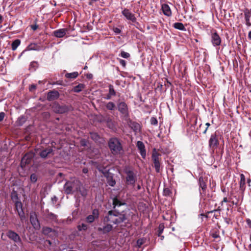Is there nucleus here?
Listing matches in <instances>:
<instances>
[{
    "instance_id": "864d4df0",
    "label": "nucleus",
    "mask_w": 251,
    "mask_h": 251,
    "mask_svg": "<svg viewBox=\"0 0 251 251\" xmlns=\"http://www.w3.org/2000/svg\"><path fill=\"white\" fill-rule=\"evenodd\" d=\"M221 209L220 207V206H219V207H218V208H217V209H214V210H211V211H208V212H207V213H208V214L212 213H213V212H216V211H219V212H220V211H221Z\"/></svg>"
},
{
    "instance_id": "473e14b6",
    "label": "nucleus",
    "mask_w": 251,
    "mask_h": 251,
    "mask_svg": "<svg viewBox=\"0 0 251 251\" xmlns=\"http://www.w3.org/2000/svg\"><path fill=\"white\" fill-rule=\"evenodd\" d=\"M106 107L109 110H114L116 107V105L113 102L109 101L106 104Z\"/></svg>"
},
{
    "instance_id": "e433bc0d",
    "label": "nucleus",
    "mask_w": 251,
    "mask_h": 251,
    "mask_svg": "<svg viewBox=\"0 0 251 251\" xmlns=\"http://www.w3.org/2000/svg\"><path fill=\"white\" fill-rule=\"evenodd\" d=\"M154 167L155 170V171L157 173H159L160 171V161L153 162Z\"/></svg>"
},
{
    "instance_id": "20e7f679",
    "label": "nucleus",
    "mask_w": 251,
    "mask_h": 251,
    "mask_svg": "<svg viewBox=\"0 0 251 251\" xmlns=\"http://www.w3.org/2000/svg\"><path fill=\"white\" fill-rule=\"evenodd\" d=\"M52 111L57 114H62L69 111H72L73 108L71 105L60 104L58 102L55 101L51 105Z\"/></svg>"
},
{
    "instance_id": "680f3d73",
    "label": "nucleus",
    "mask_w": 251,
    "mask_h": 251,
    "mask_svg": "<svg viewBox=\"0 0 251 251\" xmlns=\"http://www.w3.org/2000/svg\"><path fill=\"white\" fill-rule=\"evenodd\" d=\"M247 223L249 227L251 228V220L250 219L247 220Z\"/></svg>"
},
{
    "instance_id": "c85d7f7f",
    "label": "nucleus",
    "mask_w": 251,
    "mask_h": 251,
    "mask_svg": "<svg viewBox=\"0 0 251 251\" xmlns=\"http://www.w3.org/2000/svg\"><path fill=\"white\" fill-rule=\"evenodd\" d=\"M78 75V73L77 72H74L70 73H66L65 75V77L70 79H75Z\"/></svg>"
},
{
    "instance_id": "bb28decb",
    "label": "nucleus",
    "mask_w": 251,
    "mask_h": 251,
    "mask_svg": "<svg viewBox=\"0 0 251 251\" xmlns=\"http://www.w3.org/2000/svg\"><path fill=\"white\" fill-rule=\"evenodd\" d=\"M240 190L244 192L246 189V178L244 174L240 175V181L239 182Z\"/></svg>"
},
{
    "instance_id": "f704fd0d",
    "label": "nucleus",
    "mask_w": 251,
    "mask_h": 251,
    "mask_svg": "<svg viewBox=\"0 0 251 251\" xmlns=\"http://www.w3.org/2000/svg\"><path fill=\"white\" fill-rule=\"evenodd\" d=\"M107 126L111 129H114L115 128L114 123L111 119H108L107 121Z\"/></svg>"
},
{
    "instance_id": "72a5a7b5",
    "label": "nucleus",
    "mask_w": 251,
    "mask_h": 251,
    "mask_svg": "<svg viewBox=\"0 0 251 251\" xmlns=\"http://www.w3.org/2000/svg\"><path fill=\"white\" fill-rule=\"evenodd\" d=\"M78 192H79L81 195L84 197H86L87 195V190L82 187L81 185L80 186V188L78 190Z\"/></svg>"
},
{
    "instance_id": "a211bd4d",
    "label": "nucleus",
    "mask_w": 251,
    "mask_h": 251,
    "mask_svg": "<svg viewBox=\"0 0 251 251\" xmlns=\"http://www.w3.org/2000/svg\"><path fill=\"white\" fill-rule=\"evenodd\" d=\"M113 229V226L111 224H107L103 227H99L98 231L102 234H106L111 231Z\"/></svg>"
},
{
    "instance_id": "49530a36",
    "label": "nucleus",
    "mask_w": 251,
    "mask_h": 251,
    "mask_svg": "<svg viewBox=\"0 0 251 251\" xmlns=\"http://www.w3.org/2000/svg\"><path fill=\"white\" fill-rule=\"evenodd\" d=\"M144 243L145 240L143 238H141L137 241V245L140 248Z\"/></svg>"
},
{
    "instance_id": "69168bd1",
    "label": "nucleus",
    "mask_w": 251,
    "mask_h": 251,
    "mask_svg": "<svg viewBox=\"0 0 251 251\" xmlns=\"http://www.w3.org/2000/svg\"><path fill=\"white\" fill-rule=\"evenodd\" d=\"M139 124H136L135 125V126H134V128H135L134 130L135 131L137 130L138 129V128H139Z\"/></svg>"
},
{
    "instance_id": "3c124183",
    "label": "nucleus",
    "mask_w": 251,
    "mask_h": 251,
    "mask_svg": "<svg viewBox=\"0 0 251 251\" xmlns=\"http://www.w3.org/2000/svg\"><path fill=\"white\" fill-rule=\"evenodd\" d=\"M119 62L123 67H125L126 66V61L125 60L120 59Z\"/></svg>"
},
{
    "instance_id": "5fc2aeb1",
    "label": "nucleus",
    "mask_w": 251,
    "mask_h": 251,
    "mask_svg": "<svg viewBox=\"0 0 251 251\" xmlns=\"http://www.w3.org/2000/svg\"><path fill=\"white\" fill-rule=\"evenodd\" d=\"M205 126H206V127L205 128V129L202 132L203 134H206V133L207 132V130L208 129V128L210 126V124L209 123H206L205 124Z\"/></svg>"
},
{
    "instance_id": "a19ab883",
    "label": "nucleus",
    "mask_w": 251,
    "mask_h": 251,
    "mask_svg": "<svg viewBox=\"0 0 251 251\" xmlns=\"http://www.w3.org/2000/svg\"><path fill=\"white\" fill-rule=\"evenodd\" d=\"M95 219H98L99 216V211L97 209H94L92 211V214H91Z\"/></svg>"
},
{
    "instance_id": "39448f33",
    "label": "nucleus",
    "mask_w": 251,
    "mask_h": 251,
    "mask_svg": "<svg viewBox=\"0 0 251 251\" xmlns=\"http://www.w3.org/2000/svg\"><path fill=\"white\" fill-rule=\"evenodd\" d=\"M217 131L212 134L208 141V147L213 151L215 150L219 146V141Z\"/></svg>"
},
{
    "instance_id": "338daca9",
    "label": "nucleus",
    "mask_w": 251,
    "mask_h": 251,
    "mask_svg": "<svg viewBox=\"0 0 251 251\" xmlns=\"http://www.w3.org/2000/svg\"><path fill=\"white\" fill-rule=\"evenodd\" d=\"M251 179L249 178L247 179V183H248V186L249 187L251 186Z\"/></svg>"
},
{
    "instance_id": "6e6552de",
    "label": "nucleus",
    "mask_w": 251,
    "mask_h": 251,
    "mask_svg": "<svg viewBox=\"0 0 251 251\" xmlns=\"http://www.w3.org/2000/svg\"><path fill=\"white\" fill-rule=\"evenodd\" d=\"M6 235L15 243L17 244L21 243V239L20 236L14 231L9 230L6 233Z\"/></svg>"
},
{
    "instance_id": "9d476101",
    "label": "nucleus",
    "mask_w": 251,
    "mask_h": 251,
    "mask_svg": "<svg viewBox=\"0 0 251 251\" xmlns=\"http://www.w3.org/2000/svg\"><path fill=\"white\" fill-rule=\"evenodd\" d=\"M42 232L45 235H47L52 238L56 237L57 235L56 231L49 227H43Z\"/></svg>"
},
{
    "instance_id": "4be33fe9",
    "label": "nucleus",
    "mask_w": 251,
    "mask_h": 251,
    "mask_svg": "<svg viewBox=\"0 0 251 251\" xmlns=\"http://www.w3.org/2000/svg\"><path fill=\"white\" fill-rule=\"evenodd\" d=\"M161 156V154L158 152V151H157L156 149L154 148L152 150L151 158L153 162L160 161Z\"/></svg>"
},
{
    "instance_id": "58836bf2",
    "label": "nucleus",
    "mask_w": 251,
    "mask_h": 251,
    "mask_svg": "<svg viewBox=\"0 0 251 251\" xmlns=\"http://www.w3.org/2000/svg\"><path fill=\"white\" fill-rule=\"evenodd\" d=\"M164 228V226L163 224H160L158 226V236H160L161 234L162 233L163 230Z\"/></svg>"
},
{
    "instance_id": "09e8293b",
    "label": "nucleus",
    "mask_w": 251,
    "mask_h": 251,
    "mask_svg": "<svg viewBox=\"0 0 251 251\" xmlns=\"http://www.w3.org/2000/svg\"><path fill=\"white\" fill-rule=\"evenodd\" d=\"M150 122L152 125H156L158 123L157 120L155 117H151Z\"/></svg>"
},
{
    "instance_id": "412c9836",
    "label": "nucleus",
    "mask_w": 251,
    "mask_h": 251,
    "mask_svg": "<svg viewBox=\"0 0 251 251\" xmlns=\"http://www.w3.org/2000/svg\"><path fill=\"white\" fill-rule=\"evenodd\" d=\"M67 29L61 28L53 31V35L57 38H61L64 37L67 32Z\"/></svg>"
},
{
    "instance_id": "603ef678",
    "label": "nucleus",
    "mask_w": 251,
    "mask_h": 251,
    "mask_svg": "<svg viewBox=\"0 0 251 251\" xmlns=\"http://www.w3.org/2000/svg\"><path fill=\"white\" fill-rule=\"evenodd\" d=\"M80 145L81 146H86L87 145V141L85 139H82L80 141Z\"/></svg>"
},
{
    "instance_id": "4c0bfd02",
    "label": "nucleus",
    "mask_w": 251,
    "mask_h": 251,
    "mask_svg": "<svg viewBox=\"0 0 251 251\" xmlns=\"http://www.w3.org/2000/svg\"><path fill=\"white\" fill-rule=\"evenodd\" d=\"M37 175L36 174H32L30 177L31 182L35 183L37 180Z\"/></svg>"
},
{
    "instance_id": "4468645a",
    "label": "nucleus",
    "mask_w": 251,
    "mask_h": 251,
    "mask_svg": "<svg viewBox=\"0 0 251 251\" xmlns=\"http://www.w3.org/2000/svg\"><path fill=\"white\" fill-rule=\"evenodd\" d=\"M122 14L128 20H130L134 23L136 21V18L134 14L132 13L129 9L125 8L122 12Z\"/></svg>"
},
{
    "instance_id": "0eeeda50",
    "label": "nucleus",
    "mask_w": 251,
    "mask_h": 251,
    "mask_svg": "<svg viewBox=\"0 0 251 251\" xmlns=\"http://www.w3.org/2000/svg\"><path fill=\"white\" fill-rule=\"evenodd\" d=\"M211 42L214 47L219 46L221 45V38L216 30L211 31Z\"/></svg>"
},
{
    "instance_id": "e2e57ef3",
    "label": "nucleus",
    "mask_w": 251,
    "mask_h": 251,
    "mask_svg": "<svg viewBox=\"0 0 251 251\" xmlns=\"http://www.w3.org/2000/svg\"><path fill=\"white\" fill-rule=\"evenodd\" d=\"M82 172L84 173V174H87L88 172V170L87 168H83L82 169Z\"/></svg>"
},
{
    "instance_id": "052dcab7",
    "label": "nucleus",
    "mask_w": 251,
    "mask_h": 251,
    "mask_svg": "<svg viewBox=\"0 0 251 251\" xmlns=\"http://www.w3.org/2000/svg\"><path fill=\"white\" fill-rule=\"evenodd\" d=\"M37 65V62H32L30 64V66L31 67H36Z\"/></svg>"
},
{
    "instance_id": "2f4dec72",
    "label": "nucleus",
    "mask_w": 251,
    "mask_h": 251,
    "mask_svg": "<svg viewBox=\"0 0 251 251\" xmlns=\"http://www.w3.org/2000/svg\"><path fill=\"white\" fill-rule=\"evenodd\" d=\"M21 41L19 39L15 40L11 44V48L13 50L17 49L18 47L20 45Z\"/></svg>"
},
{
    "instance_id": "f03ea898",
    "label": "nucleus",
    "mask_w": 251,
    "mask_h": 251,
    "mask_svg": "<svg viewBox=\"0 0 251 251\" xmlns=\"http://www.w3.org/2000/svg\"><path fill=\"white\" fill-rule=\"evenodd\" d=\"M81 182L76 179H74L68 181L64 185V191L66 194H73L75 192H78V190L80 188Z\"/></svg>"
},
{
    "instance_id": "de8ad7c7",
    "label": "nucleus",
    "mask_w": 251,
    "mask_h": 251,
    "mask_svg": "<svg viewBox=\"0 0 251 251\" xmlns=\"http://www.w3.org/2000/svg\"><path fill=\"white\" fill-rule=\"evenodd\" d=\"M210 235L212 236V237H213L214 239H217V238H220L219 233L217 231H214V232H212L210 234Z\"/></svg>"
},
{
    "instance_id": "b1692460",
    "label": "nucleus",
    "mask_w": 251,
    "mask_h": 251,
    "mask_svg": "<svg viewBox=\"0 0 251 251\" xmlns=\"http://www.w3.org/2000/svg\"><path fill=\"white\" fill-rule=\"evenodd\" d=\"M109 92L108 94L104 98L107 100H110L112 96H115L116 95V92L115 91L113 86L111 84H109L108 86Z\"/></svg>"
},
{
    "instance_id": "ddd939ff",
    "label": "nucleus",
    "mask_w": 251,
    "mask_h": 251,
    "mask_svg": "<svg viewBox=\"0 0 251 251\" xmlns=\"http://www.w3.org/2000/svg\"><path fill=\"white\" fill-rule=\"evenodd\" d=\"M53 155V151L52 149L50 147L43 150L39 153L40 156L42 158H46L48 157H50V155Z\"/></svg>"
},
{
    "instance_id": "ea45409f",
    "label": "nucleus",
    "mask_w": 251,
    "mask_h": 251,
    "mask_svg": "<svg viewBox=\"0 0 251 251\" xmlns=\"http://www.w3.org/2000/svg\"><path fill=\"white\" fill-rule=\"evenodd\" d=\"M27 48L28 50H37L38 46L35 44H31L28 46Z\"/></svg>"
},
{
    "instance_id": "7c9ffc66",
    "label": "nucleus",
    "mask_w": 251,
    "mask_h": 251,
    "mask_svg": "<svg viewBox=\"0 0 251 251\" xmlns=\"http://www.w3.org/2000/svg\"><path fill=\"white\" fill-rule=\"evenodd\" d=\"M85 87V85L83 84H79L78 85L75 86L73 88V91L76 93H79Z\"/></svg>"
},
{
    "instance_id": "8fccbe9b",
    "label": "nucleus",
    "mask_w": 251,
    "mask_h": 251,
    "mask_svg": "<svg viewBox=\"0 0 251 251\" xmlns=\"http://www.w3.org/2000/svg\"><path fill=\"white\" fill-rule=\"evenodd\" d=\"M163 193L165 196H169L171 194V191L168 188H165Z\"/></svg>"
},
{
    "instance_id": "cd10ccee",
    "label": "nucleus",
    "mask_w": 251,
    "mask_h": 251,
    "mask_svg": "<svg viewBox=\"0 0 251 251\" xmlns=\"http://www.w3.org/2000/svg\"><path fill=\"white\" fill-rule=\"evenodd\" d=\"M173 27L177 29L182 30V31H186V28L183 25V24L181 23H175L173 25Z\"/></svg>"
},
{
    "instance_id": "79ce46f5",
    "label": "nucleus",
    "mask_w": 251,
    "mask_h": 251,
    "mask_svg": "<svg viewBox=\"0 0 251 251\" xmlns=\"http://www.w3.org/2000/svg\"><path fill=\"white\" fill-rule=\"evenodd\" d=\"M120 56L124 58H128L130 57V54L128 52H125V51H122L120 53Z\"/></svg>"
},
{
    "instance_id": "a18cd8bd",
    "label": "nucleus",
    "mask_w": 251,
    "mask_h": 251,
    "mask_svg": "<svg viewBox=\"0 0 251 251\" xmlns=\"http://www.w3.org/2000/svg\"><path fill=\"white\" fill-rule=\"evenodd\" d=\"M48 217L52 220H56L57 219V216L52 213H49Z\"/></svg>"
},
{
    "instance_id": "5701e85b",
    "label": "nucleus",
    "mask_w": 251,
    "mask_h": 251,
    "mask_svg": "<svg viewBox=\"0 0 251 251\" xmlns=\"http://www.w3.org/2000/svg\"><path fill=\"white\" fill-rule=\"evenodd\" d=\"M161 9L165 15L168 17H170L172 16L171 10L170 6L167 4H163L161 6Z\"/></svg>"
},
{
    "instance_id": "0e129e2a",
    "label": "nucleus",
    "mask_w": 251,
    "mask_h": 251,
    "mask_svg": "<svg viewBox=\"0 0 251 251\" xmlns=\"http://www.w3.org/2000/svg\"><path fill=\"white\" fill-rule=\"evenodd\" d=\"M86 76H87V78H88L89 79H91L93 77V75L91 74H87Z\"/></svg>"
},
{
    "instance_id": "aec40b11",
    "label": "nucleus",
    "mask_w": 251,
    "mask_h": 251,
    "mask_svg": "<svg viewBox=\"0 0 251 251\" xmlns=\"http://www.w3.org/2000/svg\"><path fill=\"white\" fill-rule=\"evenodd\" d=\"M244 17L246 21V24L248 26L251 25L250 18L251 17V9L246 8L244 11Z\"/></svg>"
},
{
    "instance_id": "2eb2a0df",
    "label": "nucleus",
    "mask_w": 251,
    "mask_h": 251,
    "mask_svg": "<svg viewBox=\"0 0 251 251\" xmlns=\"http://www.w3.org/2000/svg\"><path fill=\"white\" fill-rule=\"evenodd\" d=\"M117 108L120 113L125 115H128V107L124 101L120 102L117 104Z\"/></svg>"
},
{
    "instance_id": "f257e3e1",
    "label": "nucleus",
    "mask_w": 251,
    "mask_h": 251,
    "mask_svg": "<svg viewBox=\"0 0 251 251\" xmlns=\"http://www.w3.org/2000/svg\"><path fill=\"white\" fill-rule=\"evenodd\" d=\"M113 210L108 212L107 214L104 217V223L110 222L115 225H119L125 222L127 218L124 210H120L119 208L122 206H126V204L121 201L117 197L113 199Z\"/></svg>"
},
{
    "instance_id": "7ed1b4c3",
    "label": "nucleus",
    "mask_w": 251,
    "mask_h": 251,
    "mask_svg": "<svg viewBox=\"0 0 251 251\" xmlns=\"http://www.w3.org/2000/svg\"><path fill=\"white\" fill-rule=\"evenodd\" d=\"M108 144L111 153L114 155L119 154L123 150L121 143L120 140L116 137L110 138Z\"/></svg>"
},
{
    "instance_id": "f3484780",
    "label": "nucleus",
    "mask_w": 251,
    "mask_h": 251,
    "mask_svg": "<svg viewBox=\"0 0 251 251\" xmlns=\"http://www.w3.org/2000/svg\"><path fill=\"white\" fill-rule=\"evenodd\" d=\"M136 145L138 148V149L140 151L141 155L143 158H145L146 156V151L144 143L142 141H138L137 142Z\"/></svg>"
},
{
    "instance_id": "6ab92c4d",
    "label": "nucleus",
    "mask_w": 251,
    "mask_h": 251,
    "mask_svg": "<svg viewBox=\"0 0 251 251\" xmlns=\"http://www.w3.org/2000/svg\"><path fill=\"white\" fill-rule=\"evenodd\" d=\"M199 182L200 189V193L201 194H204L207 188V186L206 184L205 180H204V178L202 176H201L199 179Z\"/></svg>"
},
{
    "instance_id": "423d86ee",
    "label": "nucleus",
    "mask_w": 251,
    "mask_h": 251,
    "mask_svg": "<svg viewBox=\"0 0 251 251\" xmlns=\"http://www.w3.org/2000/svg\"><path fill=\"white\" fill-rule=\"evenodd\" d=\"M125 172L126 175V180L128 184H134L136 181V177L133 170L129 167H126L125 169Z\"/></svg>"
},
{
    "instance_id": "dca6fc26",
    "label": "nucleus",
    "mask_w": 251,
    "mask_h": 251,
    "mask_svg": "<svg viewBox=\"0 0 251 251\" xmlns=\"http://www.w3.org/2000/svg\"><path fill=\"white\" fill-rule=\"evenodd\" d=\"M59 93L57 91L52 90L48 92L47 95V100L49 101H52L57 100L59 97Z\"/></svg>"
},
{
    "instance_id": "13d9d810",
    "label": "nucleus",
    "mask_w": 251,
    "mask_h": 251,
    "mask_svg": "<svg viewBox=\"0 0 251 251\" xmlns=\"http://www.w3.org/2000/svg\"><path fill=\"white\" fill-rule=\"evenodd\" d=\"M38 25H37L36 24L31 25V28H32V30H33L34 31L36 30L38 28Z\"/></svg>"
},
{
    "instance_id": "f8f14e48",
    "label": "nucleus",
    "mask_w": 251,
    "mask_h": 251,
    "mask_svg": "<svg viewBox=\"0 0 251 251\" xmlns=\"http://www.w3.org/2000/svg\"><path fill=\"white\" fill-rule=\"evenodd\" d=\"M34 156L35 154L33 152H29L26 153L22 158L21 163L22 164H29L31 163Z\"/></svg>"
},
{
    "instance_id": "c03bdc74",
    "label": "nucleus",
    "mask_w": 251,
    "mask_h": 251,
    "mask_svg": "<svg viewBox=\"0 0 251 251\" xmlns=\"http://www.w3.org/2000/svg\"><path fill=\"white\" fill-rule=\"evenodd\" d=\"M77 227L79 230H85L87 229L88 227L87 225L82 223L81 225H79Z\"/></svg>"
},
{
    "instance_id": "37998d69",
    "label": "nucleus",
    "mask_w": 251,
    "mask_h": 251,
    "mask_svg": "<svg viewBox=\"0 0 251 251\" xmlns=\"http://www.w3.org/2000/svg\"><path fill=\"white\" fill-rule=\"evenodd\" d=\"M95 219H96L95 218H94L91 215H89L86 217V221H87V222H88L89 223H93L95 221Z\"/></svg>"
},
{
    "instance_id": "c756f323",
    "label": "nucleus",
    "mask_w": 251,
    "mask_h": 251,
    "mask_svg": "<svg viewBox=\"0 0 251 251\" xmlns=\"http://www.w3.org/2000/svg\"><path fill=\"white\" fill-rule=\"evenodd\" d=\"M26 118L25 116H21L20 117L17 121V125L19 126H22L26 122Z\"/></svg>"
},
{
    "instance_id": "774afa93",
    "label": "nucleus",
    "mask_w": 251,
    "mask_h": 251,
    "mask_svg": "<svg viewBox=\"0 0 251 251\" xmlns=\"http://www.w3.org/2000/svg\"><path fill=\"white\" fill-rule=\"evenodd\" d=\"M248 37H249V38L250 40H251V31H250L249 32Z\"/></svg>"
},
{
    "instance_id": "bf43d9fd",
    "label": "nucleus",
    "mask_w": 251,
    "mask_h": 251,
    "mask_svg": "<svg viewBox=\"0 0 251 251\" xmlns=\"http://www.w3.org/2000/svg\"><path fill=\"white\" fill-rule=\"evenodd\" d=\"M229 201L228 200H227V198L226 197H225L224 199H223V200L221 201V205H222L223 204V203L224 202H228Z\"/></svg>"
},
{
    "instance_id": "1a4fd4ad",
    "label": "nucleus",
    "mask_w": 251,
    "mask_h": 251,
    "mask_svg": "<svg viewBox=\"0 0 251 251\" xmlns=\"http://www.w3.org/2000/svg\"><path fill=\"white\" fill-rule=\"evenodd\" d=\"M15 206L21 220H24L25 219V215L23 210V204L21 201H16V202H15Z\"/></svg>"
},
{
    "instance_id": "393cba45",
    "label": "nucleus",
    "mask_w": 251,
    "mask_h": 251,
    "mask_svg": "<svg viewBox=\"0 0 251 251\" xmlns=\"http://www.w3.org/2000/svg\"><path fill=\"white\" fill-rule=\"evenodd\" d=\"M90 136L91 138L96 143H101L103 142L102 138L96 132H91Z\"/></svg>"
},
{
    "instance_id": "a878e982",
    "label": "nucleus",
    "mask_w": 251,
    "mask_h": 251,
    "mask_svg": "<svg viewBox=\"0 0 251 251\" xmlns=\"http://www.w3.org/2000/svg\"><path fill=\"white\" fill-rule=\"evenodd\" d=\"M105 176L106 177L107 184L110 186H114L116 184V181L113 178L112 174L107 173Z\"/></svg>"
},
{
    "instance_id": "c9c22d12",
    "label": "nucleus",
    "mask_w": 251,
    "mask_h": 251,
    "mask_svg": "<svg viewBox=\"0 0 251 251\" xmlns=\"http://www.w3.org/2000/svg\"><path fill=\"white\" fill-rule=\"evenodd\" d=\"M11 200L14 201V202H16V201H20V200L18 198V195L16 192L13 193L11 194Z\"/></svg>"
},
{
    "instance_id": "4d7b16f0",
    "label": "nucleus",
    "mask_w": 251,
    "mask_h": 251,
    "mask_svg": "<svg viewBox=\"0 0 251 251\" xmlns=\"http://www.w3.org/2000/svg\"><path fill=\"white\" fill-rule=\"evenodd\" d=\"M5 116V113L3 112L0 113V122L3 121Z\"/></svg>"
},
{
    "instance_id": "6e6d98bb",
    "label": "nucleus",
    "mask_w": 251,
    "mask_h": 251,
    "mask_svg": "<svg viewBox=\"0 0 251 251\" xmlns=\"http://www.w3.org/2000/svg\"><path fill=\"white\" fill-rule=\"evenodd\" d=\"M113 31L116 34H119L121 33V30L118 27H114L113 28Z\"/></svg>"
},
{
    "instance_id": "9b49d317",
    "label": "nucleus",
    "mask_w": 251,
    "mask_h": 251,
    "mask_svg": "<svg viewBox=\"0 0 251 251\" xmlns=\"http://www.w3.org/2000/svg\"><path fill=\"white\" fill-rule=\"evenodd\" d=\"M30 221L34 228L39 229L40 228V224L37 215L35 212L30 213Z\"/></svg>"
}]
</instances>
